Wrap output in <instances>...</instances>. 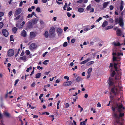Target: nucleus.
I'll return each mask as SVG.
<instances>
[{
  "label": "nucleus",
  "mask_w": 125,
  "mask_h": 125,
  "mask_svg": "<svg viewBox=\"0 0 125 125\" xmlns=\"http://www.w3.org/2000/svg\"><path fill=\"white\" fill-rule=\"evenodd\" d=\"M125 109L121 104H116L112 106V109L113 111V116L116 119H119L124 116V113H121Z\"/></svg>",
  "instance_id": "f257e3e1"
},
{
  "label": "nucleus",
  "mask_w": 125,
  "mask_h": 125,
  "mask_svg": "<svg viewBox=\"0 0 125 125\" xmlns=\"http://www.w3.org/2000/svg\"><path fill=\"white\" fill-rule=\"evenodd\" d=\"M112 44L114 46L113 53V61H119L120 59V56H122L123 54L122 52H117L116 47L120 46L123 44H121L119 42H114Z\"/></svg>",
  "instance_id": "f03ea898"
},
{
  "label": "nucleus",
  "mask_w": 125,
  "mask_h": 125,
  "mask_svg": "<svg viewBox=\"0 0 125 125\" xmlns=\"http://www.w3.org/2000/svg\"><path fill=\"white\" fill-rule=\"evenodd\" d=\"M117 73H119L118 76L116 75L115 79H114L112 77L109 78L108 82L109 86H115L120 83L119 82L120 81L121 78V73L120 71Z\"/></svg>",
  "instance_id": "7ed1b4c3"
},
{
  "label": "nucleus",
  "mask_w": 125,
  "mask_h": 125,
  "mask_svg": "<svg viewBox=\"0 0 125 125\" xmlns=\"http://www.w3.org/2000/svg\"><path fill=\"white\" fill-rule=\"evenodd\" d=\"M121 86L120 85V83L117 84V86H113L111 90V92L115 95H118L119 93V91L118 88H119L120 89L121 88Z\"/></svg>",
  "instance_id": "20e7f679"
},
{
  "label": "nucleus",
  "mask_w": 125,
  "mask_h": 125,
  "mask_svg": "<svg viewBox=\"0 0 125 125\" xmlns=\"http://www.w3.org/2000/svg\"><path fill=\"white\" fill-rule=\"evenodd\" d=\"M115 22L116 24H119V25L123 28H124V23L122 18L120 17L119 18L115 19Z\"/></svg>",
  "instance_id": "39448f33"
},
{
  "label": "nucleus",
  "mask_w": 125,
  "mask_h": 125,
  "mask_svg": "<svg viewBox=\"0 0 125 125\" xmlns=\"http://www.w3.org/2000/svg\"><path fill=\"white\" fill-rule=\"evenodd\" d=\"M87 10L89 11L90 13L93 12L94 10V8L92 7L91 5L88 6L86 8Z\"/></svg>",
  "instance_id": "423d86ee"
},
{
  "label": "nucleus",
  "mask_w": 125,
  "mask_h": 125,
  "mask_svg": "<svg viewBox=\"0 0 125 125\" xmlns=\"http://www.w3.org/2000/svg\"><path fill=\"white\" fill-rule=\"evenodd\" d=\"M14 51L12 49H10L7 52V55L9 56H11L14 54Z\"/></svg>",
  "instance_id": "0eeeda50"
},
{
  "label": "nucleus",
  "mask_w": 125,
  "mask_h": 125,
  "mask_svg": "<svg viewBox=\"0 0 125 125\" xmlns=\"http://www.w3.org/2000/svg\"><path fill=\"white\" fill-rule=\"evenodd\" d=\"M2 32L3 35L5 37H7L9 34L8 31L6 29H3L2 30Z\"/></svg>",
  "instance_id": "6e6552de"
},
{
  "label": "nucleus",
  "mask_w": 125,
  "mask_h": 125,
  "mask_svg": "<svg viewBox=\"0 0 125 125\" xmlns=\"http://www.w3.org/2000/svg\"><path fill=\"white\" fill-rule=\"evenodd\" d=\"M29 38L31 39H34L36 36L35 32H31L30 33Z\"/></svg>",
  "instance_id": "1a4fd4ad"
},
{
  "label": "nucleus",
  "mask_w": 125,
  "mask_h": 125,
  "mask_svg": "<svg viewBox=\"0 0 125 125\" xmlns=\"http://www.w3.org/2000/svg\"><path fill=\"white\" fill-rule=\"evenodd\" d=\"M110 65L109 66V67H112L114 66V68H115V70L116 72H118L117 71V64L114 63V65L112 63H110Z\"/></svg>",
  "instance_id": "9d476101"
},
{
  "label": "nucleus",
  "mask_w": 125,
  "mask_h": 125,
  "mask_svg": "<svg viewBox=\"0 0 125 125\" xmlns=\"http://www.w3.org/2000/svg\"><path fill=\"white\" fill-rule=\"evenodd\" d=\"M32 24L31 22L30 21L28 22L27 26L26 27L27 30H28L29 29L32 28Z\"/></svg>",
  "instance_id": "9b49d317"
},
{
  "label": "nucleus",
  "mask_w": 125,
  "mask_h": 125,
  "mask_svg": "<svg viewBox=\"0 0 125 125\" xmlns=\"http://www.w3.org/2000/svg\"><path fill=\"white\" fill-rule=\"evenodd\" d=\"M91 29V26H87L84 27L83 28V31L85 32Z\"/></svg>",
  "instance_id": "f8f14e48"
},
{
  "label": "nucleus",
  "mask_w": 125,
  "mask_h": 125,
  "mask_svg": "<svg viewBox=\"0 0 125 125\" xmlns=\"http://www.w3.org/2000/svg\"><path fill=\"white\" fill-rule=\"evenodd\" d=\"M55 32V29L54 27H51L50 28L49 32L51 34H53Z\"/></svg>",
  "instance_id": "ddd939ff"
},
{
  "label": "nucleus",
  "mask_w": 125,
  "mask_h": 125,
  "mask_svg": "<svg viewBox=\"0 0 125 125\" xmlns=\"http://www.w3.org/2000/svg\"><path fill=\"white\" fill-rule=\"evenodd\" d=\"M72 83V82L71 81H68L64 82L63 85L64 86H68L70 85Z\"/></svg>",
  "instance_id": "4468645a"
},
{
  "label": "nucleus",
  "mask_w": 125,
  "mask_h": 125,
  "mask_svg": "<svg viewBox=\"0 0 125 125\" xmlns=\"http://www.w3.org/2000/svg\"><path fill=\"white\" fill-rule=\"evenodd\" d=\"M117 35L118 36H120L122 34V32L120 29H117V30L116 31Z\"/></svg>",
  "instance_id": "2eb2a0df"
},
{
  "label": "nucleus",
  "mask_w": 125,
  "mask_h": 125,
  "mask_svg": "<svg viewBox=\"0 0 125 125\" xmlns=\"http://www.w3.org/2000/svg\"><path fill=\"white\" fill-rule=\"evenodd\" d=\"M36 47V46L34 43H32L30 46V49L31 50L35 49Z\"/></svg>",
  "instance_id": "dca6fc26"
},
{
  "label": "nucleus",
  "mask_w": 125,
  "mask_h": 125,
  "mask_svg": "<svg viewBox=\"0 0 125 125\" xmlns=\"http://www.w3.org/2000/svg\"><path fill=\"white\" fill-rule=\"evenodd\" d=\"M21 8H18L16 10L15 12V13L17 15L21 13Z\"/></svg>",
  "instance_id": "f3484780"
},
{
  "label": "nucleus",
  "mask_w": 125,
  "mask_h": 125,
  "mask_svg": "<svg viewBox=\"0 0 125 125\" xmlns=\"http://www.w3.org/2000/svg\"><path fill=\"white\" fill-rule=\"evenodd\" d=\"M124 4V2L122 0H121L120 3V10L121 11L123 9V5Z\"/></svg>",
  "instance_id": "a211bd4d"
},
{
  "label": "nucleus",
  "mask_w": 125,
  "mask_h": 125,
  "mask_svg": "<svg viewBox=\"0 0 125 125\" xmlns=\"http://www.w3.org/2000/svg\"><path fill=\"white\" fill-rule=\"evenodd\" d=\"M21 35L23 37H25L27 35L26 32L25 30H23L21 32Z\"/></svg>",
  "instance_id": "6ab92c4d"
},
{
  "label": "nucleus",
  "mask_w": 125,
  "mask_h": 125,
  "mask_svg": "<svg viewBox=\"0 0 125 125\" xmlns=\"http://www.w3.org/2000/svg\"><path fill=\"white\" fill-rule=\"evenodd\" d=\"M63 31L60 28H59L57 29V32L58 35L62 33Z\"/></svg>",
  "instance_id": "aec40b11"
},
{
  "label": "nucleus",
  "mask_w": 125,
  "mask_h": 125,
  "mask_svg": "<svg viewBox=\"0 0 125 125\" xmlns=\"http://www.w3.org/2000/svg\"><path fill=\"white\" fill-rule=\"evenodd\" d=\"M38 21V20L36 18H34L32 20L31 23L33 24H35L37 23Z\"/></svg>",
  "instance_id": "412c9836"
},
{
  "label": "nucleus",
  "mask_w": 125,
  "mask_h": 125,
  "mask_svg": "<svg viewBox=\"0 0 125 125\" xmlns=\"http://www.w3.org/2000/svg\"><path fill=\"white\" fill-rule=\"evenodd\" d=\"M20 59L21 60H23L24 62L27 60L26 56H24L22 57H21L20 58Z\"/></svg>",
  "instance_id": "4be33fe9"
},
{
  "label": "nucleus",
  "mask_w": 125,
  "mask_h": 125,
  "mask_svg": "<svg viewBox=\"0 0 125 125\" xmlns=\"http://www.w3.org/2000/svg\"><path fill=\"white\" fill-rule=\"evenodd\" d=\"M84 9L82 8H79L78 9V11L80 13L83 12L84 11Z\"/></svg>",
  "instance_id": "5701e85b"
},
{
  "label": "nucleus",
  "mask_w": 125,
  "mask_h": 125,
  "mask_svg": "<svg viewBox=\"0 0 125 125\" xmlns=\"http://www.w3.org/2000/svg\"><path fill=\"white\" fill-rule=\"evenodd\" d=\"M89 59H88L87 60H84L80 63V64H82L86 63L87 62L89 61Z\"/></svg>",
  "instance_id": "b1692460"
},
{
  "label": "nucleus",
  "mask_w": 125,
  "mask_h": 125,
  "mask_svg": "<svg viewBox=\"0 0 125 125\" xmlns=\"http://www.w3.org/2000/svg\"><path fill=\"white\" fill-rule=\"evenodd\" d=\"M108 24V22L107 21H104L102 25V26L104 27L106 26Z\"/></svg>",
  "instance_id": "393cba45"
},
{
  "label": "nucleus",
  "mask_w": 125,
  "mask_h": 125,
  "mask_svg": "<svg viewBox=\"0 0 125 125\" xmlns=\"http://www.w3.org/2000/svg\"><path fill=\"white\" fill-rule=\"evenodd\" d=\"M44 35L46 38H47L49 36V33L48 31H46L44 34Z\"/></svg>",
  "instance_id": "a878e982"
},
{
  "label": "nucleus",
  "mask_w": 125,
  "mask_h": 125,
  "mask_svg": "<svg viewBox=\"0 0 125 125\" xmlns=\"http://www.w3.org/2000/svg\"><path fill=\"white\" fill-rule=\"evenodd\" d=\"M108 4V2H105L104 3L103 5V7L104 8H105Z\"/></svg>",
  "instance_id": "bb28decb"
},
{
  "label": "nucleus",
  "mask_w": 125,
  "mask_h": 125,
  "mask_svg": "<svg viewBox=\"0 0 125 125\" xmlns=\"http://www.w3.org/2000/svg\"><path fill=\"white\" fill-rule=\"evenodd\" d=\"M41 73H39L36 74L35 78H40L41 76Z\"/></svg>",
  "instance_id": "cd10ccee"
},
{
  "label": "nucleus",
  "mask_w": 125,
  "mask_h": 125,
  "mask_svg": "<svg viewBox=\"0 0 125 125\" xmlns=\"http://www.w3.org/2000/svg\"><path fill=\"white\" fill-rule=\"evenodd\" d=\"M4 114L6 116L8 117H9L10 116V114L6 111L5 112Z\"/></svg>",
  "instance_id": "c85d7f7f"
},
{
  "label": "nucleus",
  "mask_w": 125,
  "mask_h": 125,
  "mask_svg": "<svg viewBox=\"0 0 125 125\" xmlns=\"http://www.w3.org/2000/svg\"><path fill=\"white\" fill-rule=\"evenodd\" d=\"M49 62L48 60H46L44 61V62H42L43 64L45 65H46L48 64V62Z\"/></svg>",
  "instance_id": "c756f323"
},
{
  "label": "nucleus",
  "mask_w": 125,
  "mask_h": 125,
  "mask_svg": "<svg viewBox=\"0 0 125 125\" xmlns=\"http://www.w3.org/2000/svg\"><path fill=\"white\" fill-rule=\"evenodd\" d=\"M17 30V29L15 27H14L12 28V31L15 33L16 32Z\"/></svg>",
  "instance_id": "7c9ffc66"
},
{
  "label": "nucleus",
  "mask_w": 125,
  "mask_h": 125,
  "mask_svg": "<svg viewBox=\"0 0 125 125\" xmlns=\"http://www.w3.org/2000/svg\"><path fill=\"white\" fill-rule=\"evenodd\" d=\"M92 70V68H90L87 71L88 74H90V73Z\"/></svg>",
  "instance_id": "2f4dec72"
},
{
  "label": "nucleus",
  "mask_w": 125,
  "mask_h": 125,
  "mask_svg": "<svg viewBox=\"0 0 125 125\" xmlns=\"http://www.w3.org/2000/svg\"><path fill=\"white\" fill-rule=\"evenodd\" d=\"M94 62L93 61H91L87 63V64L88 65H90L94 63Z\"/></svg>",
  "instance_id": "473e14b6"
},
{
  "label": "nucleus",
  "mask_w": 125,
  "mask_h": 125,
  "mask_svg": "<svg viewBox=\"0 0 125 125\" xmlns=\"http://www.w3.org/2000/svg\"><path fill=\"white\" fill-rule=\"evenodd\" d=\"M4 24L2 22H0V29L3 26Z\"/></svg>",
  "instance_id": "72a5a7b5"
},
{
  "label": "nucleus",
  "mask_w": 125,
  "mask_h": 125,
  "mask_svg": "<svg viewBox=\"0 0 125 125\" xmlns=\"http://www.w3.org/2000/svg\"><path fill=\"white\" fill-rule=\"evenodd\" d=\"M81 78L80 77H78L76 78V81L77 82H79L81 81Z\"/></svg>",
  "instance_id": "f704fd0d"
},
{
  "label": "nucleus",
  "mask_w": 125,
  "mask_h": 125,
  "mask_svg": "<svg viewBox=\"0 0 125 125\" xmlns=\"http://www.w3.org/2000/svg\"><path fill=\"white\" fill-rule=\"evenodd\" d=\"M32 69V67L31 66H30L29 68H28L26 70V71L27 72H29L30 70H31Z\"/></svg>",
  "instance_id": "c9c22d12"
},
{
  "label": "nucleus",
  "mask_w": 125,
  "mask_h": 125,
  "mask_svg": "<svg viewBox=\"0 0 125 125\" xmlns=\"http://www.w3.org/2000/svg\"><path fill=\"white\" fill-rule=\"evenodd\" d=\"M80 125H86V123L84 121L81 122L80 123Z\"/></svg>",
  "instance_id": "e433bc0d"
},
{
  "label": "nucleus",
  "mask_w": 125,
  "mask_h": 125,
  "mask_svg": "<svg viewBox=\"0 0 125 125\" xmlns=\"http://www.w3.org/2000/svg\"><path fill=\"white\" fill-rule=\"evenodd\" d=\"M26 53L27 55H29L30 53L29 50H27L26 51Z\"/></svg>",
  "instance_id": "4c0bfd02"
},
{
  "label": "nucleus",
  "mask_w": 125,
  "mask_h": 125,
  "mask_svg": "<svg viewBox=\"0 0 125 125\" xmlns=\"http://www.w3.org/2000/svg\"><path fill=\"white\" fill-rule=\"evenodd\" d=\"M67 45V43L66 42H65L63 44V45L64 47H66Z\"/></svg>",
  "instance_id": "58836bf2"
},
{
  "label": "nucleus",
  "mask_w": 125,
  "mask_h": 125,
  "mask_svg": "<svg viewBox=\"0 0 125 125\" xmlns=\"http://www.w3.org/2000/svg\"><path fill=\"white\" fill-rule=\"evenodd\" d=\"M115 74V71H113L112 74H111V76L112 77H111L113 78L114 77V75Z\"/></svg>",
  "instance_id": "ea45409f"
},
{
  "label": "nucleus",
  "mask_w": 125,
  "mask_h": 125,
  "mask_svg": "<svg viewBox=\"0 0 125 125\" xmlns=\"http://www.w3.org/2000/svg\"><path fill=\"white\" fill-rule=\"evenodd\" d=\"M12 14V11H10V12H9V13H8V14L9 16V17H10L11 16V15Z\"/></svg>",
  "instance_id": "a19ab883"
},
{
  "label": "nucleus",
  "mask_w": 125,
  "mask_h": 125,
  "mask_svg": "<svg viewBox=\"0 0 125 125\" xmlns=\"http://www.w3.org/2000/svg\"><path fill=\"white\" fill-rule=\"evenodd\" d=\"M36 11L38 12H41V10L40 8L38 7L36 9Z\"/></svg>",
  "instance_id": "79ce46f5"
},
{
  "label": "nucleus",
  "mask_w": 125,
  "mask_h": 125,
  "mask_svg": "<svg viewBox=\"0 0 125 125\" xmlns=\"http://www.w3.org/2000/svg\"><path fill=\"white\" fill-rule=\"evenodd\" d=\"M32 15L31 14H29L27 16V18H31L32 17Z\"/></svg>",
  "instance_id": "37998d69"
},
{
  "label": "nucleus",
  "mask_w": 125,
  "mask_h": 125,
  "mask_svg": "<svg viewBox=\"0 0 125 125\" xmlns=\"http://www.w3.org/2000/svg\"><path fill=\"white\" fill-rule=\"evenodd\" d=\"M10 40L11 41H14V39L13 38V35H11L10 36Z\"/></svg>",
  "instance_id": "c03bdc74"
},
{
  "label": "nucleus",
  "mask_w": 125,
  "mask_h": 125,
  "mask_svg": "<svg viewBox=\"0 0 125 125\" xmlns=\"http://www.w3.org/2000/svg\"><path fill=\"white\" fill-rule=\"evenodd\" d=\"M113 27V26H108L107 27V30L108 29H110L112 28Z\"/></svg>",
  "instance_id": "a18cd8bd"
},
{
  "label": "nucleus",
  "mask_w": 125,
  "mask_h": 125,
  "mask_svg": "<svg viewBox=\"0 0 125 125\" xmlns=\"http://www.w3.org/2000/svg\"><path fill=\"white\" fill-rule=\"evenodd\" d=\"M64 79H67V81H68L69 79V78L67 76H64Z\"/></svg>",
  "instance_id": "49530a36"
},
{
  "label": "nucleus",
  "mask_w": 125,
  "mask_h": 125,
  "mask_svg": "<svg viewBox=\"0 0 125 125\" xmlns=\"http://www.w3.org/2000/svg\"><path fill=\"white\" fill-rule=\"evenodd\" d=\"M19 80L18 79H17L15 81V84H14V85L15 86L17 84V83L18 82Z\"/></svg>",
  "instance_id": "de8ad7c7"
},
{
  "label": "nucleus",
  "mask_w": 125,
  "mask_h": 125,
  "mask_svg": "<svg viewBox=\"0 0 125 125\" xmlns=\"http://www.w3.org/2000/svg\"><path fill=\"white\" fill-rule=\"evenodd\" d=\"M69 104L68 103H66L65 104V108H68L69 107Z\"/></svg>",
  "instance_id": "09e8293b"
},
{
  "label": "nucleus",
  "mask_w": 125,
  "mask_h": 125,
  "mask_svg": "<svg viewBox=\"0 0 125 125\" xmlns=\"http://www.w3.org/2000/svg\"><path fill=\"white\" fill-rule=\"evenodd\" d=\"M35 85V83L34 82L31 85V86L32 87H34Z\"/></svg>",
  "instance_id": "8fccbe9b"
},
{
  "label": "nucleus",
  "mask_w": 125,
  "mask_h": 125,
  "mask_svg": "<svg viewBox=\"0 0 125 125\" xmlns=\"http://www.w3.org/2000/svg\"><path fill=\"white\" fill-rule=\"evenodd\" d=\"M4 13L3 12H0V17H2L4 15Z\"/></svg>",
  "instance_id": "3c124183"
},
{
  "label": "nucleus",
  "mask_w": 125,
  "mask_h": 125,
  "mask_svg": "<svg viewBox=\"0 0 125 125\" xmlns=\"http://www.w3.org/2000/svg\"><path fill=\"white\" fill-rule=\"evenodd\" d=\"M102 19V18L101 17H99V19H98L96 20V21L97 22H99Z\"/></svg>",
  "instance_id": "603ef678"
},
{
  "label": "nucleus",
  "mask_w": 125,
  "mask_h": 125,
  "mask_svg": "<svg viewBox=\"0 0 125 125\" xmlns=\"http://www.w3.org/2000/svg\"><path fill=\"white\" fill-rule=\"evenodd\" d=\"M40 24H44V22L42 20H40Z\"/></svg>",
  "instance_id": "864d4df0"
},
{
  "label": "nucleus",
  "mask_w": 125,
  "mask_h": 125,
  "mask_svg": "<svg viewBox=\"0 0 125 125\" xmlns=\"http://www.w3.org/2000/svg\"><path fill=\"white\" fill-rule=\"evenodd\" d=\"M68 29V28L67 27H64L63 30L64 31H66Z\"/></svg>",
  "instance_id": "5fc2aeb1"
},
{
  "label": "nucleus",
  "mask_w": 125,
  "mask_h": 125,
  "mask_svg": "<svg viewBox=\"0 0 125 125\" xmlns=\"http://www.w3.org/2000/svg\"><path fill=\"white\" fill-rule=\"evenodd\" d=\"M109 21L111 23H112L113 22V20L112 18H110L109 20Z\"/></svg>",
  "instance_id": "6e6d98bb"
},
{
  "label": "nucleus",
  "mask_w": 125,
  "mask_h": 125,
  "mask_svg": "<svg viewBox=\"0 0 125 125\" xmlns=\"http://www.w3.org/2000/svg\"><path fill=\"white\" fill-rule=\"evenodd\" d=\"M43 95V94H40V95L39 97V98L40 100H41L42 99V97Z\"/></svg>",
  "instance_id": "4d7b16f0"
},
{
  "label": "nucleus",
  "mask_w": 125,
  "mask_h": 125,
  "mask_svg": "<svg viewBox=\"0 0 125 125\" xmlns=\"http://www.w3.org/2000/svg\"><path fill=\"white\" fill-rule=\"evenodd\" d=\"M97 107H101V105L99 102L97 104Z\"/></svg>",
  "instance_id": "13d9d810"
},
{
  "label": "nucleus",
  "mask_w": 125,
  "mask_h": 125,
  "mask_svg": "<svg viewBox=\"0 0 125 125\" xmlns=\"http://www.w3.org/2000/svg\"><path fill=\"white\" fill-rule=\"evenodd\" d=\"M50 0H42V2L44 3H46L47 1H49Z\"/></svg>",
  "instance_id": "bf43d9fd"
},
{
  "label": "nucleus",
  "mask_w": 125,
  "mask_h": 125,
  "mask_svg": "<svg viewBox=\"0 0 125 125\" xmlns=\"http://www.w3.org/2000/svg\"><path fill=\"white\" fill-rule=\"evenodd\" d=\"M47 52H46L44 53H43L42 54V56L43 57H44L46 55L47 53Z\"/></svg>",
  "instance_id": "052dcab7"
},
{
  "label": "nucleus",
  "mask_w": 125,
  "mask_h": 125,
  "mask_svg": "<svg viewBox=\"0 0 125 125\" xmlns=\"http://www.w3.org/2000/svg\"><path fill=\"white\" fill-rule=\"evenodd\" d=\"M109 7H110V10H112L113 9L114 7L113 6L111 5Z\"/></svg>",
  "instance_id": "680f3d73"
},
{
  "label": "nucleus",
  "mask_w": 125,
  "mask_h": 125,
  "mask_svg": "<svg viewBox=\"0 0 125 125\" xmlns=\"http://www.w3.org/2000/svg\"><path fill=\"white\" fill-rule=\"evenodd\" d=\"M29 107L31 109H33L35 108V107L31 106V105L30 104L29 105Z\"/></svg>",
  "instance_id": "e2e57ef3"
},
{
  "label": "nucleus",
  "mask_w": 125,
  "mask_h": 125,
  "mask_svg": "<svg viewBox=\"0 0 125 125\" xmlns=\"http://www.w3.org/2000/svg\"><path fill=\"white\" fill-rule=\"evenodd\" d=\"M71 42L72 43H74L75 42V40L74 39H73L71 40Z\"/></svg>",
  "instance_id": "0e129e2a"
},
{
  "label": "nucleus",
  "mask_w": 125,
  "mask_h": 125,
  "mask_svg": "<svg viewBox=\"0 0 125 125\" xmlns=\"http://www.w3.org/2000/svg\"><path fill=\"white\" fill-rule=\"evenodd\" d=\"M23 2L22 1H21L20 2V3L19 4V6L21 7L23 4Z\"/></svg>",
  "instance_id": "69168bd1"
},
{
  "label": "nucleus",
  "mask_w": 125,
  "mask_h": 125,
  "mask_svg": "<svg viewBox=\"0 0 125 125\" xmlns=\"http://www.w3.org/2000/svg\"><path fill=\"white\" fill-rule=\"evenodd\" d=\"M67 15L68 17H70L71 15V14L69 12H68L67 13Z\"/></svg>",
  "instance_id": "338daca9"
},
{
  "label": "nucleus",
  "mask_w": 125,
  "mask_h": 125,
  "mask_svg": "<svg viewBox=\"0 0 125 125\" xmlns=\"http://www.w3.org/2000/svg\"><path fill=\"white\" fill-rule=\"evenodd\" d=\"M109 16L108 15H106V16H103V17L105 18H108L109 17Z\"/></svg>",
  "instance_id": "774afa93"
}]
</instances>
